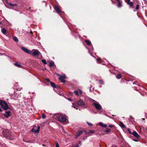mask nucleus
Here are the masks:
<instances>
[{"label":"nucleus","mask_w":147,"mask_h":147,"mask_svg":"<svg viewBox=\"0 0 147 147\" xmlns=\"http://www.w3.org/2000/svg\"><path fill=\"white\" fill-rule=\"evenodd\" d=\"M2 133L4 136L7 139L11 140L13 139V134L7 129L3 130Z\"/></svg>","instance_id":"1"},{"label":"nucleus","mask_w":147,"mask_h":147,"mask_svg":"<svg viewBox=\"0 0 147 147\" xmlns=\"http://www.w3.org/2000/svg\"><path fill=\"white\" fill-rule=\"evenodd\" d=\"M53 117L55 119H58L59 121L62 122H65L66 120V118L62 115L59 114H56L53 116Z\"/></svg>","instance_id":"2"},{"label":"nucleus","mask_w":147,"mask_h":147,"mask_svg":"<svg viewBox=\"0 0 147 147\" xmlns=\"http://www.w3.org/2000/svg\"><path fill=\"white\" fill-rule=\"evenodd\" d=\"M0 105L1 107L4 110H7L9 109V107L6 102L3 100H0Z\"/></svg>","instance_id":"3"},{"label":"nucleus","mask_w":147,"mask_h":147,"mask_svg":"<svg viewBox=\"0 0 147 147\" xmlns=\"http://www.w3.org/2000/svg\"><path fill=\"white\" fill-rule=\"evenodd\" d=\"M32 51H33V52L32 53V54L34 56H40V57H39V58H40L42 57V56L41 54L38 51V50L37 49H34L32 50Z\"/></svg>","instance_id":"4"},{"label":"nucleus","mask_w":147,"mask_h":147,"mask_svg":"<svg viewBox=\"0 0 147 147\" xmlns=\"http://www.w3.org/2000/svg\"><path fill=\"white\" fill-rule=\"evenodd\" d=\"M93 104L94 106L96 109L97 110H100L102 108L101 106L98 102H94Z\"/></svg>","instance_id":"5"},{"label":"nucleus","mask_w":147,"mask_h":147,"mask_svg":"<svg viewBox=\"0 0 147 147\" xmlns=\"http://www.w3.org/2000/svg\"><path fill=\"white\" fill-rule=\"evenodd\" d=\"M54 8L56 11L59 14H60L62 13V11L61 10L58 6L57 5L55 6Z\"/></svg>","instance_id":"6"},{"label":"nucleus","mask_w":147,"mask_h":147,"mask_svg":"<svg viewBox=\"0 0 147 147\" xmlns=\"http://www.w3.org/2000/svg\"><path fill=\"white\" fill-rule=\"evenodd\" d=\"M40 129V126H38L37 127L35 126L32 129L31 131L32 132H34L36 133H38L39 132Z\"/></svg>","instance_id":"7"},{"label":"nucleus","mask_w":147,"mask_h":147,"mask_svg":"<svg viewBox=\"0 0 147 147\" xmlns=\"http://www.w3.org/2000/svg\"><path fill=\"white\" fill-rule=\"evenodd\" d=\"M59 79L61 80L62 82L65 83V79L66 78L65 76V75H59Z\"/></svg>","instance_id":"8"},{"label":"nucleus","mask_w":147,"mask_h":147,"mask_svg":"<svg viewBox=\"0 0 147 147\" xmlns=\"http://www.w3.org/2000/svg\"><path fill=\"white\" fill-rule=\"evenodd\" d=\"M84 131V130H81L80 131H78L77 132V133L76 135L75 136V138H77L79 136H80L81 134H82Z\"/></svg>","instance_id":"9"},{"label":"nucleus","mask_w":147,"mask_h":147,"mask_svg":"<svg viewBox=\"0 0 147 147\" xmlns=\"http://www.w3.org/2000/svg\"><path fill=\"white\" fill-rule=\"evenodd\" d=\"M21 49L24 52L26 53L29 54L31 53V51L24 47H22Z\"/></svg>","instance_id":"10"},{"label":"nucleus","mask_w":147,"mask_h":147,"mask_svg":"<svg viewBox=\"0 0 147 147\" xmlns=\"http://www.w3.org/2000/svg\"><path fill=\"white\" fill-rule=\"evenodd\" d=\"M132 134L137 138H138L140 137L139 135L135 131H133L132 133Z\"/></svg>","instance_id":"11"},{"label":"nucleus","mask_w":147,"mask_h":147,"mask_svg":"<svg viewBox=\"0 0 147 147\" xmlns=\"http://www.w3.org/2000/svg\"><path fill=\"white\" fill-rule=\"evenodd\" d=\"M130 0H126V2L130 7H132L133 6L134 3L133 2H130Z\"/></svg>","instance_id":"12"},{"label":"nucleus","mask_w":147,"mask_h":147,"mask_svg":"<svg viewBox=\"0 0 147 147\" xmlns=\"http://www.w3.org/2000/svg\"><path fill=\"white\" fill-rule=\"evenodd\" d=\"M10 111H5V114L4 115V116L6 118H7L10 116Z\"/></svg>","instance_id":"13"},{"label":"nucleus","mask_w":147,"mask_h":147,"mask_svg":"<svg viewBox=\"0 0 147 147\" xmlns=\"http://www.w3.org/2000/svg\"><path fill=\"white\" fill-rule=\"evenodd\" d=\"M78 104L79 105H84V103L82 100H80L78 101Z\"/></svg>","instance_id":"14"},{"label":"nucleus","mask_w":147,"mask_h":147,"mask_svg":"<svg viewBox=\"0 0 147 147\" xmlns=\"http://www.w3.org/2000/svg\"><path fill=\"white\" fill-rule=\"evenodd\" d=\"M99 125L103 127H105L107 126V125L106 124H104L102 122H100L99 123Z\"/></svg>","instance_id":"15"},{"label":"nucleus","mask_w":147,"mask_h":147,"mask_svg":"<svg viewBox=\"0 0 147 147\" xmlns=\"http://www.w3.org/2000/svg\"><path fill=\"white\" fill-rule=\"evenodd\" d=\"M1 32L4 34L7 35V34H6L7 31H6V30L5 28H3L2 29Z\"/></svg>","instance_id":"16"},{"label":"nucleus","mask_w":147,"mask_h":147,"mask_svg":"<svg viewBox=\"0 0 147 147\" xmlns=\"http://www.w3.org/2000/svg\"><path fill=\"white\" fill-rule=\"evenodd\" d=\"M118 4L117 5V7H120L122 6V1H120V0L117 1Z\"/></svg>","instance_id":"17"},{"label":"nucleus","mask_w":147,"mask_h":147,"mask_svg":"<svg viewBox=\"0 0 147 147\" xmlns=\"http://www.w3.org/2000/svg\"><path fill=\"white\" fill-rule=\"evenodd\" d=\"M14 64L15 65L19 67H22V66L18 63H15Z\"/></svg>","instance_id":"18"},{"label":"nucleus","mask_w":147,"mask_h":147,"mask_svg":"<svg viewBox=\"0 0 147 147\" xmlns=\"http://www.w3.org/2000/svg\"><path fill=\"white\" fill-rule=\"evenodd\" d=\"M50 84H51V86L53 88H56V86L55 83H54L53 82H50Z\"/></svg>","instance_id":"19"},{"label":"nucleus","mask_w":147,"mask_h":147,"mask_svg":"<svg viewBox=\"0 0 147 147\" xmlns=\"http://www.w3.org/2000/svg\"><path fill=\"white\" fill-rule=\"evenodd\" d=\"M120 126L121 127H123V128H124L126 127L123 124V123H122L121 122H120Z\"/></svg>","instance_id":"20"},{"label":"nucleus","mask_w":147,"mask_h":147,"mask_svg":"<svg viewBox=\"0 0 147 147\" xmlns=\"http://www.w3.org/2000/svg\"><path fill=\"white\" fill-rule=\"evenodd\" d=\"M85 42L86 44L88 45H90L91 44V42L88 40H86Z\"/></svg>","instance_id":"21"},{"label":"nucleus","mask_w":147,"mask_h":147,"mask_svg":"<svg viewBox=\"0 0 147 147\" xmlns=\"http://www.w3.org/2000/svg\"><path fill=\"white\" fill-rule=\"evenodd\" d=\"M9 4L12 7H14V6H17V4L16 3H14V4H12L11 3H9Z\"/></svg>","instance_id":"22"},{"label":"nucleus","mask_w":147,"mask_h":147,"mask_svg":"<svg viewBox=\"0 0 147 147\" xmlns=\"http://www.w3.org/2000/svg\"><path fill=\"white\" fill-rule=\"evenodd\" d=\"M121 75L120 74H118L117 75L116 78L118 79H120L121 78Z\"/></svg>","instance_id":"23"},{"label":"nucleus","mask_w":147,"mask_h":147,"mask_svg":"<svg viewBox=\"0 0 147 147\" xmlns=\"http://www.w3.org/2000/svg\"><path fill=\"white\" fill-rule=\"evenodd\" d=\"M81 146V142L80 141H79L78 142V144L76 146H74V147H79L80 146Z\"/></svg>","instance_id":"24"},{"label":"nucleus","mask_w":147,"mask_h":147,"mask_svg":"<svg viewBox=\"0 0 147 147\" xmlns=\"http://www.w3.org/2000/svg\"><path fill=\"white\" fill-rule=\"evenodd\" d=\"M13 40L16 42H17L18 41V39L17 37L16 36H14L13 37Z\"/></svg>","instance_id":"25"},{"label":"nucleus","mask_w":147,"mask_h":147,"mask_svg":"<svg viewBox=\"0 0 147 147\" xmlns=\"http://www.w3.org/2000/svg\"><path fill=\"white\" fill-rule=\"evenodd\" d=\"M54 65V63L53 62H51L50 63H49V66L50 67H52Z\"/></svg>","instance_id":"26"},{"label":"nucleus","mask_w":147,"mask_h":147,"mask_svg":"<svg viewBox=\"0 0 147 147\" xmlns=\"http://www.w3.org/2000/svg\"><path fill=\"white\" fill-rule=\"evenodd\" d=\"M42 62L44 64H47L46 61L45 59H42Z\"/></svg>","instance_id":"27"},{"label":"nucleus","mask_w":147,"mask_h":147,"mask_svg":"<svg viewBox=\"0 0 147 147\" xmlns=\"http://www.w3.org/2000/svg\"><path fill=\"white\" fill-rule=\"evenodd\" d=\"M74 92L75 93L76 95L78 96L79 95V93H78V92L77 90H74Z\"/></svg>","instance_id":"28"},{"label":"nucleus","mask_w":147,"mask_h":147,"mask_svg":"<svg viewBox=\"0 0 147 147\" xmlns=\"http://www.w3.org/2000/svg\"><path fill=\"white\" fill-rule=\"evenodd\" d=\"M20 93H19V92H18V93H15V95L16 96H17V97H18V95H17L18 94V96H20Z\"/></svg>","instance_id":"29"},{"label":"nucleus","mask_w":147,"mask_h":147,"mask_svg":"<svg viewBox=\"0 0 147 147\" xmlns=\"http://www.w3.org/2000/svg\"><path fill=\"white\" fill-rule=\"evenodd\" d=\"M42 117L43 119H45L46 118V116L45 114H43Z\"/></svg>","instance_id":"30"},{"label":"nucleus","mask_w":147,"mask_h":147,"mask_svg":"<svg viewBox=\"0 0 147 147\" xmlns=\"http://www.w3.org/2000/svg\"><path fill=\"white\" fill-rule=\"evenodd\" d=\"M99 82L100 84H102L103 83V81L101 80H99Z\"/></svg>","instance_id":"31"},{"label":"nucleus","mask_w":147,"mask_h":147,"mask_svg":"<svg viewBox=\"0 0 147 147\" xmlns=\"http://www.w3.org/2000/svg\"><path fill=\"white\" fill-rule=\"evenodd\" d=\"M95 132V131L93 130H91L89 131V133H94Z\"/></svg>","instance_id":"32"},{"label":"nucleus","mask_w":147,"mask_h":147,"mask_svg":"<svg viewBox=\"0 0 147 147\" xmlns=\"http://www.w3.org/2000/svg\"><path fill=\"white\" fill-rule=\"evenodd\" d=\"M139 5H136V10H138L139 9Z\"/></svg>","instance_id":"33"},{"label":"nucleus","mask_w":147,"mask_h":147,"mask_svg":"<svg viewBox=\"0 0 147 147\" xmlns=\"http://www.w3.org/2000/svg\"><path fill=\"white\" fill-rule=\"evenodd\" d=\"M87 124H88V125L90 126H92L93 125V124L92 123H90L87 122Z\"/></svg>","instance_id":"34"},{"label":"nucleus","mask_w":147,"mask_h":147,"mask_svg":"<svg viewBox=\"0 0 147 147\" xmlns=\"http://www.w3.org/2000/svg\"><path fill=\"white\" fill-rule=\"evenodd\" d=\"M128 131L129 132L130 134H132V132H131V131H130V129L128 128Z\"/></svg>","instance_id":"35"},{"label":"nucleus","mask_w":147,"mask_h":147,"mask_svg":"<svg viewBox=\"0 0 147 147\" xmlns=\"http://www.w3.org/2000/svg\"><path fill=\"white\" fill-rule=\"evenodd\" d=\"M79 92L80 94H82L83 92L82 91L80 90H79Z\"/></svg>","instance_id":"36"},{"label":"nucleus","mask_w":147,"mask_h":147,"mask_svg":"<svg viewBox=\"0 0 147 147\" xmlns=\"http://www.w3.org/2000/svg\"><path fill=\"white\" fill-rule=\"evenodd\" d=\"M110 129H108L105 131V132L107 133H108L110 131Z\"/></svg>","instance_id":"37"},{"label":"nucleus","mask_w":147,"mask_h":147,"mask_svg":"<svg viewBox=\"0 0 147 147\" xmlns=\"http://www.w3.org/2000/svg\"><path fill=\"white\" fill-rule=\"evenodd\" d=\"M56 147H59V145L57 142H56Z\"/></svg>","instance_id":"38"},{"label":"nucleus","mask_w":147,"mask_h":147,"mask_svg":"<svg viewBox=\"0 0 147 147\" xmlns=\"http://www.w3.org/2000/svg\"><path fill=\"white\" fill-rule=\"evenodd\" d=\"M109 127H114V125H109Z\"/></svg>","instance_id":"39"},{"label":"nucleus","mask_w":147,"mask_h":147,"mask_svg":"<svg viewBox=\"0 0 147 147\" xmlns=\"http://www.w3.org/2000/svg\"><path fill=\"white\" fill-rule=\"evenodd\" d=\"M46 80L48 82H50L49 79L47 78V79H46Z\"/></svg>","instance_id":"40"},{"label":"nucleus","mask_w":147,"mask_h":147,"mask_svg":"<svg viewBox=\"0 0 147 147\" xmlns=\"http://www.w3.org/2000/svg\"><path fill=\"white\" fill-rule=\"evenodd\" d=\"M133 140H134L135 142H137L138 141V140H135V139Z\"/></svg>","instance_id":"41"},{"label":"nucleus","mask_w":147,"mask_h":147,"mask_svg":"<svg viewBox=\"0 0 147 147\" xmlns=\"http://www.w3.org/2000/svg\"><path fill=\"white\" fill-rule=\"evenodd\" d=\"M67 99H68L69 100V101H71V98H68Z\"/></svg>","instance_id":"42"},{"label":"nucleus","mask_w":147,"mask_h":147,"mask_svg":"<svg viewBox=\"0 0 147 147\" xmlns=\"http://www.w3.org/2000/svg\"><path fill=\"white\" fill-rule=\"evenodd\" d=\"M100 58H98V59H97V61H100Z\"/></svg>","instance_id":"43"},{"label":"nucleus","mask_w":147,"mask_h":147,"mask_svg":"<svg viewBox=\"0 0 147 147\" xmlns=\"http://www.w3.org/2000/svg\"><path fill=\"white\" fill-rule=\"evenodd\" d=\"M2 111V109H1V108L0 107V111L1 112Z\"/></svg>","instance_id":"44"},{"label":"nucleus","mask_w":147,"mask_h":147,"mask_svg":"<svg viewBox=\"0 0 147 147\" xmlns=\"http://www.w3.org/2000/svg\"><path fill=\"white\" fill-rule=\"evenodd\" d=\"M72 107H74V108H76L75 107H74L73 106V105L72 106Z\"/></svg>","instance_id":"45"},{"label":"nucleus","mask_w":147,"mask_h":147,"mask_svg":"<svg viewBox=\"0 0 147 147\" xmlns=\"http://www.w3.org/2000/svg\"><path fill=\"white\" fill-rule=\"evenodd\" d=\"M30 33L32 34V31H31L30 32Z\"/></svg>","instance_id":"46"},{"label":"nucleus","mask_w":147,"mask_h":147,"mask_svg":"<svg viewBox=\"0 0 147 147\" xmlns=\"http://www.w3.org/2000/svg\"><path fill=\"white\" fill-rule=\"evenodd\" d=\"M142 119H143V120H144V118H142Z\"/></svg>","instance_id":"47"},{"label":"nucleus","mask_w":147,"mask_h":147,"mask_svg":"<svg viewBox=\"0 0 147 147\" xmlns=\"http://www.w3.org/2000/svg\"><path fill=\"white\" fill-rule=\"evenodd\" d=\"M133 84H135V82H134L133 83Z\"/></svg>","instance_id":"48"},{"label":"nucleus","mask_w":147,"mask_h":147,"mask_svg":"<svg viewBox=\"0 0 147 147\" xmlns=\"http://www.w3.org/2000/svg\"><path fill=\"white\" fill-rule=\"evenodd\" d=\"M76 109H77H77H78V108H76Z\"/></svg>","instance_id":"49"},{"label":"nucleus","mask_w":147,"mask_h":147,"mask_svg":"<svg viewBox=\"0 0 147 147\" xmlns=\"http://www.w3.org/2000/svg\"><path fill=\"white\" fill-rule=\"evenodd\" d=\"M1 24V22H0V25Z\"/></svg>","instance_id":"50"},{"label":"nucleus","mask_w":147,"mask_h":147,"mask_svg":"<svg viewBox=\"0 0 147 147\" xmlns=\"http://www.w3.org/2000/svg\"><path fill=\"white\" fill-rule=\"evenodd\" d=\"M90 90H91V88H90Z\"/></svg>","instance_id":"51"},{"label":"nucleus","mask_w":147,"mask_h":147,"mask_svg":"<svg viewBox=\"0 0 147 147\" xmlns=\"http://www.w3.org/2000/svg\"><path fill=\"white\" fill-rule=\"evenodd\" d=\"M30 8H31L30 7L29 8V9H30Z\"/></svg>","instance_id":"52"},{"label":"nucleus","mask_w":147,"mask_h":147,"mask_svg":"<svg viewBox=\"0 0 147 147\" xmlns=\"http://www.w3.org/2000/svg\"><path fill=\"white\" fill-rule=\"evenodd\" d=\"M111 1H112V2H113V0H111Z\"/></svg>","instance_id":"53"},{"label":"nucleus","mask_w":147,"mask_h":147,"mask_svg":"<svg viewBox=\"0 0 147 147\" xmlns=\"http://www.w3.org/2000/svg\"><path fill=\"white\" fill-rule=\"evenodd\" d=\"M121 147H123V146H121Z\"/></svg>","instance_id":"54"}]
</instances>
